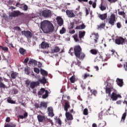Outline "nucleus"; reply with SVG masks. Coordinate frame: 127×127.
I'll return each mask as SVG.
<instances>
[{"label":"nucleus","instance_id":"f257e3e1","mask_svg":"<svg viewBox=\"0 0 127 127\" xmlns=\"http://www.w3.org/2000/svg\"><path fill=\"white\" fill-rule=\"evenodd\" d=\"M40 28L42 31L46 34L52 33L55 30L53 24L49 21L47 20H44L41 22Z\"/></svg>","mask_w":127,"mask_h":127},{"label":"nucleus","instance_id":"f03ea898","mask_svg":"<svg viewBox=\"0 0 127 127\" xmlns=\"http://www.w3.org/2000/svg\"><path fill=\"white\" fill-rule=\"evenodd\" d=\"M107 84V86L105 88L106 93L108 94V96H111V92L113 89L112 83L113 82V80H111L110 78H108L106 82Z\"/></svg>","mask_w":127,"mask_h":127},{"label":"nucleus","instance_id":"7ed1b4c3","mask_svg":"<svg viewBox=\"0 0 127 127\" xmlns=\"http://www.w3.org/2000/svg\"><path fill=\"white\" fill-rule=\"evenodd\" d=\"M74 54L75 57L79 58L82 52V49L79 45L75 46L73 48Z\"/></svg>","mask_w":127,"mask_h":127},{"label":"nucleus","instance_id":"20e7f679","mask_svg":"<svg viewBox=\"0 0 127 127\" xmlns=\"http://www.w3.org/2000/svg\"><path fill=\"white\" fill-rule=\"evenodd\" d=\"M40 16H43L44 18H48L52 16V11L49 9L43 10L40 13Z\"/></svg>","mask_w":127,"mask_h":127},{"label":"nucleus","instance_id":"39448f33","mask_svg":"<svg viewBox=\"0 0 127 127\" xmlns=\"http://www.w3.org/2000/svg\"><path fill=\"white\" fill-rule=\"evenodd\" d=\"M111 100L113 101H117L119 98H122V96L120 94H117L116 91L113 92L111 95L110 96Z\"/></svg>","mask_w":127,"mask_h":127},{"label":"nucleus","instance_id":"423d86ee","mask_svg":"<svg viewBox=\"0 0 127 127\" xmlns=\"http://www.w3.org/2000/svg\"><path fill=\"white\" fill-rule=\"evenodd\" d=\"M23 14H24L23 13H21L20 11L16 10L10 13V14H9V17H16L19 16H21L22 15H23Z\"/></svg>","mask_w":127,"mask_h":127},{"label":"nucleus","instance_id":"0eeeda50","mask_svg":"<svg viewBox=\"0 0 127 127\" xmlns=\"http://www.w3.org/2000/svg\"><path fill=\"white\" fill-rule=\"evenodd\" d=\"M116 16L115 14H111L110 17L109 18L108 23L110 24L111 26H113L115 25V24L116 22Z\"/></svg>","mask_w":127,"mask_h":127},{"label":"nucleus","instance_id":"6e6552de","mask_svg":"<svg viewBox=\"0 0 127 127\" xmlns=\"http://www.w3.org/2000/svg\"><path fill=\"white\" fill-rule=\"evenodd\" d=\"M34 106L35 109H41L42 107H44L45 108H47L48 107V105L46 102H41L40 104L36 103L34 104Z\"/></svg>","mask_w":127,"mask_h":127},{"label":"nucleus","instance_id":"1a4fd4ad","mask_svg":"<svg viewBox=\"0 0 127 127\" xmlns=\"http://www.w3.org/2000/svg\"><path fill=\"white\" fill-rule=\"evenodd\" d=\"M21 33L22 35H24L28 39L32 38L33 36L32 33L29 31H23Z\"/></svg>","mask_w":127,"mask_h":127},{"label":"nucleus","instance_id":"9d476101","mask_svg":"<svg viewBox=\"0 0 127 127\" xmlns=\"http://www.w3.org/2000/svg\"><path fill=\"white\" fill-rule=\"evenodd\" d=\"M125 39L122 37H120L115 40V43L117 45H123L125 43Z\"/></svg>","mask_w":127,"mask_h":127},{"label":"nucleus","instance_id":"9b49d317","mask_svg":"<svg viewBox=\"0 0 127 127\" xmlns=\"http://www.w3.org/2000/svg\"><path fill=\"white\" fill-rule=\"evenodd\" d=\"M65 13L67 17L69 18H73L75 17V14L73 12V11L72 10H66L65 11Z\"/></svg>","mask_w":127,"mask_h":127},{"label":"nucleus","instance_id":"f8f14e48","mask_svg":"<svg viewBox=\"0 0 127 127\" xmlns=\"http://www.w3.org/2000/svg\"><path fill=\"white\" fill-rule=\"evenodd\" d=\"M47 110L48 112V115L51 117H53L55 116L54 113V109L52 107H49L47 108Z\"/></svg>","mask_w":127,"mask_h":127},{"label":"nucleus","instance_id":"ddd939ff","mask_svg":"<svg viewBox=\"0 0 127 127\" xmlns=\"http://www.w3.org/2000/svg\"><path fill=\"white\" fill-rule=\"evenodd\" d=\"M70 107V102L68 101H64V110L67 112L68 109Z\"/></svg>","mask_w":127,"mask_h":127},{"label":"nucleus","instance_id":"4468645a","mask_svg":"<svg viewBox=\"0 0 127 127\" xmlns=\"http://www.w3.org/2000/svg\"><path fill=\"white\" fill-rule=\"evenodd\" d=\"M66 120L69 121H71L73 120V116L72 114H70L69 112H66L65 114Z\"/></svg>","mask_w":127,"mask_h":127},{"label":"nucleus","instance_id":"2eb2a0df","mask_svg":"<svg viewBox=\"0 0 127 127\" xmlns=\"http://www.w3.org/2000/svg\"><path fill=\"white\" fill-rule=\"evenodd\" d=\"M41 48L42 49H47L50 47V45L48 43L46 42H43L40 44Z\"/></svg>","mask_w":127,"mask_h":127},{"label":"nucleus","instance_id":"dca6fc26","mask_svg":"<svg viewBox=\"0 0 127 127\" xmlns=\"http://www.w3.org/2000/svg\"><path fill=\"white\" fill-rule=\"evenodd\" d=\"M3 81V78L0 77V89L7 88V86L2 82Z\"/></svg>","mask_w":127,"mask_h":127},{"label":"nucleus","instance_id":"f3484780","mask_svg":"<svg viewBox=\"0 0 127 127\" xmlns=\"http://www.w3.org/2000/svg\"><path fill=\"white\" fill-rule=\"evenodd\" d=\"M59 26H61L64 23V20L61 17H58L56 18Z\"/></svg>","mask_w":127,"mask_h":127},{"label":"nucleus","instance_id":"a211bd4d","mask_svg":"<svg viewBox=\"0 0 127 127\" xmlns=\"http://www.w3.org/2000/svg\"><path fill=\"white\" fill-rule=\"evenodd\" d=\"M39 82L38 81L37 82H32L30 83V87L31 88L34 89L35 88V87L37 85H39Z\"/></svg>","mask_w":127,"mask_h":127},{"label":"nucleus","instance_id":"6ab92c4d","mask_svg":"<svg viewBox=\"0 0 127 127\" xmlns=\"http://www.w3.org/2000/svg\"><path fill=\"white\" fill-rule=\"evenodd\" d=\"M127 110H126V112L125 113H124L122 116V118H121V123H124L125 122V120L127 117Z\"/></svg>","mask_w":127,"mask_h":127},{"label":"nucleus","instance_id":"aec40b11","mask_svg":"<svg viewBox=\"0 0 127 127\" xmlns=\"http://www.w3.org/2000/svg\"><path fill=\"white\" fill-rule=\"evenodd\" d=\"M60 51V47L58 46H55L54 49L52 50L51 53L52 54L59 53Z\"/></svg>","mask_w":127,"mask_h":127},{"label":"nucleus","instance_id":"412c9836","mask_svg":"<svg viewBox=\"0 0 127 127\" xmlns=\"http://www.w3.org/2000/svg\"><path fill=\"white\" fill-rule=\"evenodd\" d=\"M86 32L85 31H79L78 32V37L80 40H81L82 38H83L85 35Z\"/></svg>","mask_w":127,"mask_h":127},{"label":"nucleus","instance_id":"4be33fe9","mask_svg":"<svg viewBox=\"0 0 127 127\" xmlns=\"http://www.w3.org/2000/svg\"><path fill=\"white\" fill-rule=\"evenodd\" d=\"M98 17L102 20H104L107 18V14L104 13L103 14H99Z\"/></svg>","mask_w":127,"mask_h":127},{"label":"nucleus","instance_id":"5701e85b","mask_svg":"<svg viewBox=\"0 0 127 127\" xmlns=\"http://www.w3.org/2000/svg\"><path fill=\"white\" fill-rule=\"evenodd\" d=\"M37 119L39 122H44V121H45V120H46L45 117L43 116L42 115L37 116Z\"/></svg>","mask_w":127,"mask_h":127},{"label":"nucleus","instance_id":"b1692460","mask_svg":"<svg viewBox=\"0 0 127 127\" xmlns=\"http://www.w3.org/2000/svg\"><path fill=\"white\" fill-rule=\"evenodd\" d=\"M116 82L117 83V84L120 86V87H122L123 86V79H121L119 78H117L116 80Z\"/></svg>","mask_w":127,"mask_h":127},{"label":"nucleus","instance_id":"393cba45","mask_svg":"<svg viewBox=\"0 0 127 127\" xmlns=\"http://www.w3.org/2000/svg\"><path fill=\"white\" fill-rule=\"evenodd\" d=\"M38 81L43 84H45L48 82L45 76L43 77L42 79H39Z\"/></svg>","mask_w":127,"mask_h":127},{"label":"nucleus","instance_id":"a878e982","mask_svg":"<svg viewBox=\"0 0 127 127\" xmlns=\"http://www.w3.org/2000/svg\"><path fill=\"white\" fill-rule=\"evenodd\" d=\"M55 120H56V122H55L56 124L58 125L59 127H61L62 125V122L61 119L56 118V119H55Z\"/></svg>","mask_w":127,"mask_h":127},{"label":"nucleus","instance_id":"bb28decb","mask_svg":"<svg viewBox=\"0 0 127 127\" xmlns=\"http://www.w3.org/2000/svg\"><path fill=\"white\" fill-rule=\"evenodd\" d=\"M46 90L45 88H41L40 91L38 92L37 94L38 95H42L45 92H46Z\"/></svg>","mask_w":127,"mask_h":127},{"label":"nucleus","instance_id":"cd10ccee","mask_svg":"<svg viewBox=\"0 0 127 127\" xmlns=\"http://www.w3.org/2000/svg\"><path fill=\"white\" fill-rule=\"evenodd\" d=\"M16 125L15 124L10 123L5 125V126H4V127H16Z\"/></svg>","mask_w":127,"mask_h":127},{"label":"nucleus","instance_id":"c85d7f7f","mask_svg":"<svg viewBox=\"0 0 127 127\" xmlns=\"http://www.w3.org/2000/svg\"><path fill=\"white\" fill-rule=\"evenodd\" d=\"M98 29H105L106 27V23L100 24L99 25H97Z\"/></svg>","mask_w":127,"mask_h":127},{"label":"nucleus","instance_id":"c756f323","mask_svg":"<svg viewBox=\"0 0 127 127\" xmlns=\"http://www.w3.org/2000/svg\"><path fill=\"white\" fill-rule=\"evenodd\" d=\"M86 28V26L85 25L83 24H81L80 25H79L78 26H77L76 27H75V29H84Z\"/></svg>","mask_w":127,"mask_h":127},{"label":"nucleus","instance_id":"7c9ffc66","mask_svg":"<svg viewBox=\"0 0 127 127\" xmlns=\"http://www.w3.org/2000/svg\"><path fill=\"white\" fill-rule=\"evenodd\" d=\"M27 117H28V113L26 112H25V113H24V116L19 115V118H20V119H23Z\"/></svg>","mask_w":127,"mask_h":127},{"label":"nucleus","instance_id":"2f4dec72","mask_svg":"<svg viewBox=\"0 0 127 127\" xmlns=\"http://www.w3.org/2000/svg\"><path fill=\"white\" fill-rule=\"evenodd\" d=\"M98 52H99L98 50L96 49H91L90 51V53L94 55H96Z\"/></svg>","mask_w":127,"mask_h":127},{"label":"nucleus","instance_id":"473e14b6","mask_svg":"<svg viewBox=\"0 0 127 127\" xmlns=\"http://www.w3.org/2000/svg\"><path fill=\"white\" fill-rule=\"evenodd\" d=\"M70 82L72 83H74L75 82L76 78L75 75L72 76L70 78H69Z\"/></svg>","mask_w":127,"mask_h":127},{"label":"nucleus","instance_id":"72a5a7b5","mask_svg":"<svg viewBox=\"0 0 127 127\" xmlns=\"http://www.w3.org/2000/svg\"><path fill=\"white\" fill-rule=\"evenodd\" d=\"M40 73H41V74L43 76H44V75L47 76L48 74V72L46 71L45 70H43V69H41V70H40Z\"/></svg>","mask_w":127,"mask_h":127},{"label":"nucleus","instance_id":"f704fd0d","mask_svg":"<svg viewBox=\"0 0 127 127\" xmlns=\"http://www.w3.org/2000/svg\"><path fill=\"white\" fill-rule=\"evenodd\" d=\"M30 70H31V68L29 67H25V73H26V74H29V73H30Z\"/></svg>","mask_w":127,"mask_h":127},{"label":"nucleus","instance_id":"c9c22d12","mask_svg":"<svg viewBox=\"0 0 127 127\" xmlns=\"http://www.w3.org/2000/svg\"><path fill=\"white\" fill-rule=\"evenodd\" d=\"M18 75V73L17 72H12V73H11V77L13 79H15L17 76Z\"/></svg>","mask_w":127,"mask_h":127},{"label":"nucleus","instance_id":"e433bc0d","mask_svg":"<svg viewBox=\"0 0 127 127\" xmlns=\"http://www.w3.org/2000/svg\"><path fill=\"white\" fill-rule=\"evenodd\" d=\"M20 54L24 55L26 53V50H24L23 48H20V50H19Z\"/></svg>","mask_w":127,"mask_h":127},{"label":"nucleus","instance_id":"4c0bfd02","mask_svg":"<svg viewBox=\"0 0 127 127\" xmlns=\"http://www.w3.org/2000/svg\"><path fill=\"white\" fill-rule=\"evenodd\" d=\"M28 64H34L35 65H37V62L34 60H30V61H29Z\"/></svg>","mask_w":127,"mask_h":127},{"label":"nucleus","instance_id":"58836bf2","mask_svg":"<svg viewBox=\"0 0 127 127\" xmlns=\"http://www.w3.org/2000/svg\"><path fill=\"white\" fill-rule=\"evenodd\" d=\"M99 8L101 11L105 10L107 9V7L103 5L102 2H101V4L99 6Z\"/></svg>","mask_w":127,"mask_h":127},{"label":"nucleus","instance_id":"ea45409f","mask_svg":"<svg viewBox=\"0 0 127 127\" xmlns=\"http://www.w3.org/2000/svg\"><path fill=\"white\" fill-rule=\"evenodd\" d=\"M48 94H49L48 91L46 90L45 91V94L42 95V98L43 99H46L49 96Z\"/></svg>","mask_w":127,"mask_h":127},{"label":"nucleus","instance_id":"a19ab883","mask_svg":"<svg viewBox=\"0 0 127 127\" xmlns=\"http://www.w3.org/2000/svg\"><path fill=\"white\" fill-rule=\"evenodd\" d=\"M7 102L9 103H11V104H15V102L13 100H12L11 99V98L10 97H8V98H7Z\"/></svg>","mask_w":127,"mask_h":127},{"label":"nucleus","instance_id":"79ce46f5","mask_svg":"<svg viewBox=\"0 0 127 127\" xmlns=\"http://www.w3.org/2000/svg\"><path fill=\"white\" fill-rule=\"evenodd\" d=\"M96 60L97 61H100L101 60H103V57L100 54H99V55H98Z\"/></svg>","mask_w":127,"mask_h":127},{"label":"nucleus","instance_id":"37998d69","mask_svg":"<svg viewBox=\"0 0 127 127\" xmlns=\"http://www.w3.org/2000/svg\"><path fill=\"white\" fill-rule=\"evenodd\" d=\"M73 38L75 42H77L78 41H79V40L78 39V35L75 34V35H73Z\"/></svg>","mask_w":127,"mask_h":127},{"label":"nucleus","instance_id":"c03bdc74","mask_svg":"<svg viewBox=\"0 0 127 127\" xmlns=\"http://www.w3.org/2000/svg\"><path fill=\"white\" fill-rule=\"evenodd\" d=\"M65 32H66V29H65V28H64V27H63V28H62V29L60 31V33L61 34H64V33H65Z\"/></svg>","mask_w":127,"mask_h":127},{"label":"nucleus","instance_id":"a18cd8bd","mask_svg":"<svg viewBox=\"0 0 127 127\" xmlns=\"http://www.w3.org/2000/svg\"><path fill=\"white\" fill-rule=\"evenodd\" d=\"M80 55H81V56H80V58H78V59H79L80 60H83L85 58V54L83 53H81Z\"/></svg>","mask_w":127,"mask_h":127},{"label":"nucleus","instance_id":"49530a36","mask_svg":"<svg viewBox=\"0 0 127 127\" xmlns=\"http://www.w3.org/2000/svg\"><path fill=\"white\" fill-rule=\"evenodd\" d=\"M13 29H14V30L18 31L19 32L21 31V29L18 26L14 27Z\"/></svg>","mask_w":127,"mask_h":127},{"label":"nucleus","instance_id":"de8ad7c7","mask_svg":"<svg viewBox=\"0 0 127 127\" xmlns=\"http://www.w3.org/2000/svg\"><path fill=\"white\" fill-rule=\"evenodd\" d=\"M91 95H93L95 96H96V95L98 94L97 91L95 90L92 91V92H91Z\"/></svg>","mask_w":127,"mask_h":127},{"label":"nucleus","instance_id":"09e8293b","mask_svg":"<svg viewBox=\"0 0 127 127\" xmlns=\"http://www.w3.org/2000/svg\"><path fill=\"white\" fill-rule=\"evenodd\" d=\"M118 14L120 15H122L124 16V17H125V15L126 14L125 12L124 11H118Z\"/></svg>","mask_w":127,"mask_h":127},{"label":"nucleus","instance_id":"8fccbe9b","mask_svg":"<svg viewBox=\"0 0 127 127\" xmlns=\"http://www.w3.org/2000/svg\"><path fill=\"white\" fill-rule=\"evenodd\" d=\"M75 64V65H78V66H79L81 65V62L79 61H77L76 62H73L72 64Z\"/></svg>","mask_w":127,"mask_h":127},{"label":"nucleus","instance_id":"3c124183","mask_svg":"<svg viewBox=\"0 0 127 127\" xmlns=\"http://www.w3.org/2000/svg\"><path fill=\"white\" fill-rule=\"evenodd\" d=\"M83 115H88V110L87 109H84L83 110Z\"/></svg>","mask_w":127,"mask_h":127},{"label":"nucleus","instance_id":"603ef678","mask_svg":"<svg viewBox=\"0 0 127 127\" xmlns=\"http://www.w3.org/2000/svg\"><path fill=\"white\" fill-rule=\"evenodd\" d=\"M0 48L2 49V50L4 51H8V48L7 47H3L1 46H0Z\"/></svg>","mask_w":127,"mask_h":127},{"label":"nucleus","instance_id":"864d4df0","mask_svg":"<svg viewBox=\"0 0 127 127\" xmlns=\"http://www.w3.org/2000/svg\"><path fill=\"white\" fill-rule=\"evenodd\" d=\"M34 71L35 73H37V74H38V73H40V70H39V69H38V68H36V67H34Z\"/></svg>","mask_w":127,"mask_h":127},{"label":"nucleus","instance_id":"5fc2aeb1","mask_svg":"<svg viewBox=\"0 0 127 127\" xmlns=\"http://www.w3.org/2000/svg\"><path fill=\"white\" fill-rule=\"evenodd\" d=\"M92 35H94L95 36V39H99V34L98 33H93L92 34Z\"/></svg>","mask_w":127,"mask_h":127},{"label":"nucleus","instance_id":"6e6d98bb","mask_svg":"<svg viewBox=\"0 0 127 127\" xmlns=\"http://www.w3.org/2000/svg\"><path fill=\"white\" fill-rule=\"evenodd\" d=\"M71 51H73V48H70L69 50L68 51V53L70 54V55L71 56H73V53L71 52Z\"/></svg>","mask_w":127,"mask_h":127},{"label":"nucleus","instance_id":"4d7b16f0","mask_svg":"<svg viewBox=\"0 0 127 127\" xmlns=\"http://www.w3.org/2000/svg\"><path fill=\"white\" fill-rule=\"evenodd\" d=\"M12 91L13 92V94H16L18 92V90L16 88L13 89V90H12Z\"/></svg>","mask_w":127,"mask_h":127},{"label":"nucleus","instance_id":"13d9d810","mask_svg":"<svg viewBox=\"0 0 127 127\" xmlns=\"http://www.w3.org/2000/svg\"><path fill=\"white\" fill-rule=\"evenodd\" d=\"M122 26V24H121V23H120V22H118V23H117V28H118V29L121 28Z\"/></svg>","mask_w":127,"mask_h":127},{"label":"nucleus","instance_id":"bf43d9fd","mask_svg":"<svg viewBox=\"0 0 127 127\" xmlns=\"http://www.w3.org/2000/svg\"><path fill=\"white\" fill-rule=\"evenodd\" d=\"M75 24L74 22L70 23V29H73L74 27Z\"/></svg>","mask_w":127,"mask_h":127},{"label":"nucleus","instance_id":"052dcab7","mask_svg":"<svg viewBox=\"0 0 127 127\" xmlns=\"http://www.w3.org/2000/svg\"><path fill=\"white\" fill-rule=\"evenodd\" d=\"M89 76H90V74L85 73L83 76V79H85L87 77H89Z\"/></svg>","mask_w":127,"mask_h":127},{"label":"nucleus","instance_id":"680f3d73","mask_svg":"<svg viewBox=\"0 0 127 127\" xmlns=\"http://www.w3.org/2000/svg\"><path fill=\"white\" fill-rule=\"evenodd\" d=\"M23 8H24V10L25 11L27 10L28 9V6L26 4L24 5V6L23 7Z\"/></svg>","mask_w":127,"mask_h":127},{"label":"nucleus","instance_id":"e2e57ef3","mask_svg":"<svg viewBox=\"0 0 127 127\" xmlns=\"http://www.w3.org/2000/svg\"><path fill=\"white\" fill-rule=\"evenodd\" d=\"M81 88L83 90H84L85 89H86V86H85V85L84 84H82L81 85Z\"/></svg>","mask_w":127,"mask_h":127},{"label":"nucleus","instance_id":"0e129e2a","mask_svg":"<svg viewBox=\"0 0 127 127\" xmlns=\"http://www.w3.org/2000/svg\"><path fill=\"white\" fill-rule=\"evenodd\" d=\"M30 84V81H29V80L26 81V84L27 85V87L29 86Z\"/></svg>","mask_w":127,"mask_h":127},{"label":"nucleus","instance_id":"69168bd1","mask_svg":"<svg viewBox=\"0 0 127 127\" xmlns=\"http://www.w3.org/2000/svg\"><path fill=\"white\" fill-rule=\"evenodd\" d=\"M3 18L6 20L7 18V16L6 14H3Z\"/></svg>","mask_w":127,"mask_h":127},{"label":"nucleus","instance_id":"338daca9","mask_svg":"<svg viewBox=\"0 0 127 127\" xmlns=\"http://www.w3.org/2000/svg\"><path fill=\"white\" fill-rule=\"evenodd\" d=\"M28 61H29V58H26L25 60L24 61V63H27Z\"/></svg>","mask_w":127,"mask_h":127},{"label":"nucleus","instance_id":"774afa93","mask_svg":"<svg viewBox=\"0 0 127 127\" xmlns=\"http://www.w3.org/2000/svg\"><path fill=\"white\" fill-rule=\"evenodd\" d=\"M124 67L126 71H127V63H126V64H124Z\"/></svg>","mask_w":127,"mask_h":127}]
</instances>
